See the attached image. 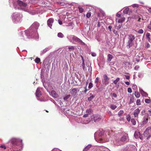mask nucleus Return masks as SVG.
I'll return each instance as SVG.
<instances>
[{"instance_id":"10","label":"nucleus","mask_w":151,"mask_h":151,"mask_svg":"<svg viewBox=\"0 0 151 151\" xmlns=\"http://www.w3.org/2000/svg\"><path fill=\"white\" fill-rule=\"evenodd\" d=\"M149 118H150L149 117L148 114L147 113L145 114V116L144 119H143L142 122V124H145L147 123L148 120Z\"/></svg>"},{"instance_id":"42","label":"nucleus","mask_w":151,"mask_h":151,"mask_svg":"<svg viewBox=\"0 0 151 151\" xmlns=\"http://www.w3.org/2000/svg\"><path fill=\"white\" fill-rule=\"evenodd\" d=\"M136 104L137 105H140L141 104L140 100L138 99L137 100Z\"/></svg>"},{"instance_id":"62","label":"nucleus","mask_w":151,"mask_h":151,"mask_svg":"<svg viewBox=\"0 0 151 151\" xmlns=\"http://www.w3.org/2000/svg\"><path fill=\"white\" fill-rule=\"evenodd\" d=\"M125 83L127 85H130V82L128 81L125 82Z\"/></svg>"},{"instance_id":"44","label":"nucleus","mask_w":151,"mask_h":151,"mask_svg":"<svg viewBox=\"0 0 151 151\" xmlns=\"http://www.w3.org/2000/svg\"><path fill=\"white\" fill-rule=\"evenodd\" d=\"M93 84L92 83H90L89 85H88V88L90 89L91 88L93 87Z\"/></svg>"},{"instance_id":"17","label":"nucleus","mask_w":151,"mask_h":151,"mask_svg":"<svg viewBox=\"0 0 151 151\" xmlns=\"http://www.w3.org/2000/svg\"><path fill=\"white\" fill-rule=\"evenodd\" d=\"M50 94L52 97L54 98H57L58 97V95L56 93V92L54 90H52L51 91Z\"/></svg>"},{"instance_id":"27","label":"nucleus","mask_w":151,"mask_h":151,"mask_svg":"<svg viewBox=\"0 0 151 151\" xmlns=\"http://www.w3.org/2000/svg\"><path fill=\"white\" fill-rule=\"evenodd\" d=\"M110 107L111 109L114 110L117 107V106L115 105L111 104V105Z\"/></svg>"},{"instance_id":"50","label":"nucleus","mask_w":151,"mask_h":151,"mask_svg":"<svg viewBox=\"0 0 151 151\" xmlns=\"http://www.w3.org/2000/svg\"><path fill=\"white\" fill-rule=\"evenodd\" d=\"M91 55L93 57H95L96 55V54L94 52H92L91 53Z\"/></svg>"},{"instance_id":"29","label":"nucleus","mask_w":151,"mask_h":151,"mask_svg":"<svg viewBox=\"0 0 151 151\" xmlns=\"http://www.w3.org/2000/svg\"><path fill=\"white\" fill-rule=\"evenodd\" d=\"M125 18L122 17L121 19L118 20V22L119 23H122L125 20Z\"/></svg>"},{"instance_id":"51","label":"nucleus","mask_w":151,"mask_h":151,"mask_svg":"<svg viewBox=\"0 0 151 151\" xmlns=\"http://www.w3.org/2000/svg\"><path fill=\"white\" fill-rule=\"evenodd\" d=\"M113 133V132L111 130V131L109 132L108 133V134L110 136H111V133L112 134Z\"/></svg>"},{"instance_id":"61","label":"nucleus","mask_w":151,"mask_h":151,"mask_svg":"<svg viewBox=\"0 0 151 151\" xmlns=\"http://www.w3.org/2000/svg\"><path fill=\"white\" fill-rule=\"evenodd\" d=\"M58 22L59 24L60 25H61L62 24V22L61 20H59L58 21Z\"/></svg>"},{"instance_id":"37","label":"nucleus","mask_w":151,"mask_h":151,"mask_svg":"<svg viewBox=\"0 0 151 151\" xmlns=\"http://www.w3.org/2000/svg\"><path fill=\"white\" fill-rule=\"evenodd\" d=\"M124 113V111L123 110H120L119 112H118V115L119 116H120L122 114Z\"/></svg>"},{"instance_id":"58","label":"nucleus","mask_w":151,"mask_h":151,"mask_svg":"<svg viewBox=\"0 0 151 151\" xmlns=\"http://www.w3.org/2000/svg\"><path fill=\"white\" fill-rule=\"evenodd\" d=\"M139 138H140L142 140L143 139V136L142 135L140 134V135H139Z\"/></svg>"},{"instance_id":"6","label":"nucleus","mask_w":151,"mask_h":151,"mask_svg":"<svg viewBox=\"0 0 151 151\" xmlns=\"http://www.w3.org/2000/svg\"><path fill=\"white\" fill-rule=\"evenodd\" d=\"M143 135L147 139L149 140L151 139V127H147Z\"/></svg>"},{"instance_id":"9","label":"nucleus","mask_w":151,"mask_h":151,"mask_svg":"<svg viewBox=\"0 0 151 151\" xmlns=\"http://www.w3.org/2000/svg\"><path fill=\"white\" fill-rule=\"evenodd\" d=\"M109 78L107 76H104V78L102 80L103 84L105 85H107L109 84Z\"/></svg>"},{"instance_id":"26","label":"nucleus","mask_w":151,"mask_h":151,"mask_svg":"<svg viewBox=\"0 0 151 151\" xmlns=\"http://www.w3.org/2000/svg\"><path fill=\"white\" fill-rule=\"evenodd\" d=\"M134 97H130V99L129 102V104H132L133 102L134 101Z\"/></svg>"},{"instance_id":"1","label":"nucleus","mask_w":151,"mask_h":151,"mask_svg":"<svg viewBox=\"0 0 151 151\" xmlns=\"http://www.w3.org/2000/svg\"><path fill=\"white\" fill-rule=\"evenodd\" d=\"M39 26V24L38 22H35L28 29L20 32V38L21 39L24 40L26 36L28 38H38V34L37 30Z\"/></svg>"},{"instance_id":"53","label":"nucleus","mask_w":151,"mask_h":151,"mask_svg":"<svg viewBox=\"0 0 151 151\" xmlns=\"http://www.w3.org/2000/svg\"><path fill=\"white\" fill-rule=\"evenodd\" d=\"M147 10L150 13H151V7H148L147 8Z\"/></svg>"},{"instance_id":"2","label":"nucleus","mask_w":151,"mask_h":151,"mask_svg":"<svg viewBox=\"0 0 151 151\" xmlns=\"http://www.w3.org/2000/svg\"><path fill=\"white\" fill-rule=\"evenodd\" d=\"M22 141L19 138H12L10 139L9 142L11 144V147L14 149L16 148L20 144H22Z\"/></svg>"},{"instance_id":"63","label":"nucleus","mask_w":151,"mask_h":151,"mask_svg":"<svg viewBox=\"0 0 151 151\" xmlns=\"http://www.w3.org/2000/svg\"><path fill=\"white\" fill-rule=\"evenodd\" d=\"M146 47L147 48H148L150 47V45L149 44V43H147L146 44Z\"/></svg>"},{"instance_id":"7","label":"nucleus","mask_w":151,"mask_h":151,"mask_svg":"<svg viewBox=\"0 0 151 151\" xmlns=\"http://www.w3.org/2000/svg\"><path fill=\"white\" fill-rule=\"evenodd\" d=\"M143 55L142 53H139L138 55L136 56L134 59V62H139L140 60L142 61L143 59V58H140V56H141V57Z\"/></svg>"},{"instance_id":"57","label":"nucleus","mask_w":151,"mask_h":151,"mask_svg":"<svg viewBox=\"0 0 151 151\" xmlns=\"http://www.w3.org/2000/svg\"><path fill=\"white\" fill-rule=\"evenodd\" d=\"M90 115V114H88L86 113V114H84L83 116L84 117H88V115Z\"/></svg>"},{"instance_id":"43","label":"nucleus","mask_w":151,"mask_h":151,"mask_svg":"<svg viewBox=\"0 0 151 151\" xmlns=\"http://www.w3.org/2000/svg\"><path fill=\"white\" fill-rule=\"evenodd\" d=\"M145 101L146 103H149L150 102L151 100L148 99H145Z\"/></svg>"},{"instance_id":"3","label":"nucleus","mask_w":151,"mask_h":151,"mask_svg":"<svg viewBox=\"0 0 151 151\" xmlns=\"http://www.w3.org/2000/svg\"><path fill=\"white\" fill-rule=\"evenodd\" d=\"M12 19L15 23L21 22L22 20V15L18 12L13 13L12 15Z\"/></svg>"},{"instance_id":"52","label":"nucleus","mask_w":151,"mask_h":151,"mask_svg":"<svg viewBox=\"0 0 151 151\" xmlns=\"http://www.w3.org/2000/svg\"><path fill=\"white\" fill-rule=\"evenodd\" d=\"M147 27L151 29V21H150V23L149 24V25Z\"/></svg>"},{"instance_id":"46","label":"nucleus","mask_w":151,"mask_h":151,"mask_svg":"<svg viewBox=\"0 0 151 151\" xmlns=\"http://www.w3.org/2000/svg\"><path fill=\"white\" fill-rule=\"evenodd\" d=\"M127 91L129 93H131L132 92V90L130 87H129L128 88Z\"/></svg>"},{"instance_id":"13","label":"nucleus","mask_w":151,"mask_h":151,"mask_svg":"<svg viewBox=\"0 0 151 151\" xmlns=\"http://www.w3.org/2000/svg\"><path fill=\"white\" fill-rule=\"evenodd\" d=\"M17 3L19 5L21 6L26 7L27 5L26 3L20 0L17 1Z\"/></svg>"},{"instance_id":"31","label":"nucleus","mask_w":151,"mask_h":151,"mask_svg":"<svg viewBox=\"0 0 151 151\" xmlns=\"http://www.w3.org/2000/svg\"><path fill=\"white\" fill-rule=\"evenodd\" d=\"M71 96V95H70V94H69V95H68L67 96H65V97H64V98H63V99L64 100V101H67V99H69V98Z\"/></svg>"},{"instance_id":"35","label":"nucleus","mask_w":151,"mask_h":151,"mask_svg":"<svg viewBox=\"0 0 151 151\" xmlns=\"http://www.w3.org/2000/svg\"><path fill=\"white\" fill-rule=\"evenodd\" d=\"M78 9L80 12L82 13L83 12V9L81 6H79Z\"/></svg>"},{"instance_id":"12","label":"nucleus","mask_w":151,"mask_h":151,"mask_svg":"<svg viewBox=\"0 0 151 151\" xmlns=\"http://www.w3.org/2000/svg\"><path fill=\"white\" fill-rule=\"evenodd\" d=\"M140 109L138 108L136 109L134 111L133 114L135 117L138 118L139 114L140 112Z\"/></svg>"},{"instance_id":"56","label":"nucleus","mask_w":151,"mask_h":151,"mask_svg":"<svg viewBox=\"0 0 151 151\" xmlns=\"http://www.w3.org/2000/svg\"><path fill=\"white\" fill-rule=\"evenodd\" d=\"M139 66L138 65L134 67V69L136 70H137L139 69Z\"/></svg>"},{"instance_id":"5","label":"nucleus","mask_w":151,"mask_h":151,"mask_svg":"<svg viewBox=\"0 0 151 151\" xmlns=\"http://www.w3.org/2000/svg\"><path fill=\"white\" fill-rule=\"evenodd\" d=\"M128 36V41L127 42V46L129 48L132 47L133 45V41L135 39V36L132 34L129 35Z\"/></svg>"},{"instance_id":"23","label":"nucleus","mask_w":151,"mask_h":151,"mask_svg":"<svg viewBox=\"0 0 151 151\" xmlns=\"http://www.w3.org/2000/svg\"><path fill=\"white\" fill-rule=\"evenodd\" d=\"M134 95L137 98H139L140 97V94L137 91H134Z\"/></svg>"},{"instance_id":"24","label":"nucleus","mask_w":151,"mask_h":151,"mask_svg":"<svg viewBox=\"0 0 151 151\" xmlns=\"http://www.w3.org/2000/svg\"><path fill=\"white\" fill-rule=\"evenodd\" d=\"M140 133L139 132H135L134 134V137L135 138L137 139L139 138V135H140Z\"/></svg>"},{"instance_id":"47","label":"nucleus","mask_w":151,"mask_h":151,"mask_svg":"<svg viewBox=\"0 0 151 151\" xmlns=\"http://www.w3.org/2000/svg\"><path fill=\"white\" fill-rule=\"evenodd\" d=\"M86 17L88 18H89L90 17H91V14L90 12H88L86 14Z\"/></svg>"},{"instance_id":"64","label":"nucleus","mask_w":151,"mask_h":151,"mask_svg":"<svg viewBox=\"0 0 151 151\" xmlns=\"http://www.w3.org/2000/svg\"><path fill=\"white\" fill-rule=\"evenodd\" d=\"M116 16L118 17H120V16H121V14H120L118 13H117L116 14Z\"/></svg>"},{"instance_id":"49","label":"nucleus","mask_w":151,"mask_h":151,"mask_svg":"<svg viewBox=\"0 0 151 151\" xmlns=\"http://www.w3.org/2000/svg\"><path fill=\"white\" fill-rule=\"evenodd\" d=\"M132 6L133 7H137L138 8L139 7L138 5L137 4H134L132 5Z\"/></svg>"},{"instance_id":"40","label":"nucleus","mask_w":151,"mask_h":151,"mask_svg":"<svg viewBox=\"0 0 151 151\" xmlns=\"http://www.w3.org/2000/svg\"><path fill=\"white\" fill-rule=\"evenodd\" d=\"M40 61V58H37L35 60V61L37 63H39Z\"/></svg>"},{"instance_id":"21","label":"nucleus","mask_w":151,"mask_h":151,"mask_svg":"<svg viewBox=\"0 0 151 151\" xmlns=\"http://www.w3.org/2000/svg\"><path fill=\"white\" fill-rule=\"evenodd\" d=\"M126 66H128L129 69H130L131 68L132 64L130 62H126L125 63Z\"/></svg>"},{"instance_id":"32","label":"nucleus","mask_w":151,"mask_h":151,"mask_svg":"<svg viewBox=\"0 0 151 151\" xmlns=\"http://www.w3.org/2000/svg\"><path fill=\"white\" fill-rule=\"evenodd\" d=\"M120 80V78H117L116 80H114L113 81V83L114 84H117L118 82Z\"/></svg>"},{"instance_id":"39","label":"nucleus","mask_w":151,"mask_h":151,"mask_svg":"<svg viewBox=\"0 0 151 151\" xmlns=\"http://www.w3.org/2000/svg\"><path fill=\"white\" fill-rule=\"evenodd\" d=\"M144 31L143 29H139L137 31V32L140 34H142L143 33Z\"/></svg>"},{"instance_id":"30","label":"nucleus","mask_w":151,"mask_h":151,"mask_svg":"<svg viewBox=\"0 0 151 151\" xmlns=\"http://www.w3.org/2000/svg\"><path fill=\"white\" fill-rule=\"evenodd\" d=\"M131 122H132L133 125H135L136 124V121L134 119H132L131 120Z\"/></svg>"},{"instance_id":"33","label":"nucleus","mask_w":151,"mask_h":151,"mask_svg":"<svg viewBox=\"0 0 151 151\" xmlns=\"http://www.w3.org/2000/svg\"><path fill=\"white\" fill-rule=\"evenodd\" d=\"M58 36L59 37L63 38L64 37V35L62 33L59 32L58 34Z\"/></svg>"},{"instance_id":"36","label":"nucleus","mask_w":151,"mask_h":151,"mask_svg":"<svg viewBox=\"0 0 151 151\" xmlns=\"http://www.w3.org/2000/svg\"><path fill=\"white\" fill-rule=\"evenodd\" d=\"M91 112L92 110L90 109H87L86 110V113L90 115Z\"/></svg>"},{"instance_id":"11","label":"nucleus","mask_w":151,"mask_h":151,"mask_svg":"<svg viewBox=\"0 0 151 151\" xmlns=\"http://www.w3.org/2000/svg\"><path fill=\"white\" fill-rule=\"evenodd\" d=\"M53 18H50L47 21V25L50 28H51L52 23L53 22Z\"/></svg>"},{"instance_id":"15","label":"nucleus","mask_w":151,"mask_h":151,"mask_svg":"<svg viewBox=\"0 0 151 151\" xmlns=\"http://www.w3.org/2000/svg\"><path fill=\"white\" fill-rule=\"evenodd\" d=\"M52 48L51 46H50L46 48L44 50H43L42 51H41L40 53L41 55H42L43 54H45L46 53L47 51H49Z\"/></svg>"},{"instance_id":"20","label":"nucleus","mask_w":151,"mask_h":151,"mask_svg":"<svg viewBox=\"0 0 151 151\" xmlns=\"http://www.w3.org/2000/svg\"><path fill=\"white\" fill-rule=\"evenodd\" d=\"M113 58V56L112 55L110 54H109L107 56V61L109 62L111 61V59Z\"/></svg>"},{"instance_id":"18","label":"nucleus","mask_w":151,"mask_h":151,"mask_svg":"<svg viewBox=\"0 0 151 151\" xmlns=\"http://www.w3.org/2000/svg\"><path fill=\"white\" fill-rule=\"evenodd\" d=\"M70 93L73 96H75L77 93V90L76 88H74L72 89L71 91H70Z\"/></svg>"},{"instance_id":"55","label":"nucleus","mask_w":151,"mask_h":151,"mask_svg":"<svg viewBox=\"0 0 151 151\" xmlns=\"http://www.w3.org/2000/svg\"><path fill=\"white\" fill-rule=\"evenodd\" d=\"M113 96L115 98H116L117 97V95H116L115 93H112Z\"/></svg>"},{"instance_id":"8","label":"nucleus","mask_w":151,"mask_h":151,"mask_svg":"<svg viewBox=\"0 0 151 151\" xmlns=\"http://www.w3.org/2000/svg\"><path fill=\"white\" fill-rule=\"evenodd\" d=\"M129 140V137L127 134H125L120 138V141L121 142H127Z\"/></svg>"},{"instance_id":"60","label":"nucleus","mask_w":151,"mask_h":151,"mask_svg":"<svg viewBox=\"0 0 151 151\" xmlns=\"http://www.w3.org/2000/svg\"><path fill=\"white\" fill-rule=\"evenodd\" d=\"M116 145H121V144L119 142H117L116 143Z\"/></svg>"},{"instance_id":"28","label":"nucleus","mask_w":151,"mask_h":151,"mask_svg":"<svg viewBox=\"0 0 151 151\" xmlns=\"http://www.w3.org/2000/svg\"><path fill=\"white\" fill-rule=\"evenodd\" d=\"M150 35L149 33H147L146 34V37L148 41L150 40Z\"/></svg>"},{"instance_id":"22","label":"nucleus","mask_w":151,"mask_h":151,"mask_svg":"<svg viewBox=\"0 0 151 151\" xmlns=\"http://www.w3.org/2000/svg\"><path fill=\"white\" fill-rule=\"evenodd\" d=\"M91 146L92 145H88L86 146V147H85V148H84L83 150V151H88V150L91 147Z\"/></svg>"},{"instance_id":"41","label":"nucleus","mask_w":151,"mask_h":151,"mask_svg":"<svg viewBox=\"0 0 151 151\" xmlns=\"http://www.w3.org/2000/svg\"><path fill=\"white\" fill-rule=\"evenodd\" d=\"M82 67L83 68L84 70H85L86 69L85 68V64L84 63V61H83L82 63Z\"/></svg>"},{"instance_id":"59","label":"nucleus","mask_w":151,"mask_h":151,"mask_svg":"<svg viewBox=\"0 0 151 151\" xmlns=\"http://www.w3.org/2000/svg\"><path fill=\"white\" fill-rule=\"evenodd\" d=\"M122 24L119 25L118 26V27H117V29H120L122 27Z\"/></svg>"},{"instance_id":"14","label":"nucleus","mask_w":151,"mask_h":151,"mask_svg":"<svg viewBox=\"0 0 151 151\" xmlns=\"http://www.w3.org/2000/svg\"><path fill=\"white\" fill-rule=\"evenodd\" d=\"M93 119L94 122L99 121L101 119V116L99 114H94L93 115Z\"/></svg>"},{"instance_id":"34","label":"nucleus","mask_w":151,"mask_h":151,"mask_svg":"<svg viewBox=\"0 0 151 151\" xmlns=\"http://www.w3.org/2000/svg\"><path fill=\"white\" fill-rule=\"evenodd\" d=\"M94 97L95 96L94 95H92L88 98V100L89 101H91V100H92Z\"/></svg>"},{"instance_id":"54","label":"nucleus","mask_w":151,"mask_h":151,"mask_svg":"<svg viewBox=\"0 0 151 151\" xmlns=\"http://www.w3.org/2000/svg\"><path fill=\"white\" fill-rule=\"evenodd\" d=\"M0 147L2 148H4V149H6V147L5 146V145H1L0 146Z\"/></svg>"},{"instance_id":"16","label":"nucleus","mask_w":151,"mask_h":151,"mask_svg":"<svg viewBox=\"0 0 151 151\" xmlns=\"http://www.w3.org/2000/svg\"><path fill=\"white\" fill-rule=\"evenodd\" d=\"M24 10L25 11L28 12L30 14L32 15H35L37 13V12L36 10L29 11L28 9H24Z\"/></svg>"},{"instance_id":"38","label":"nucleus","mask_w":151,"mask_h":151,"mask_svg":"<svg viewBox=\"0 0 151 151\" xmlns=\"http://www.w3.org/2000/svg\"><path fill=\"white\" fill-rule=\"evenodd\" d=\"M68 48L69 50V51H70L71 50H73L74 49V47L73 46H70L68 47Z\"/></svg>"},{"instance_id":"19","label":"nucleus","mask_w":151,"mask_h":151,"mask_svg":"<svg viewBox=\"0 0 151 151\" xmlns=\"http://www.w3.org/2000/svg\"><path fill=\"white\" fill-rule=\"evenodd\" d=\"M36 95L37 97H40L41 95V93L40 91V89L39 88H37L36 92Z\"/></svg>"},{"instance_id":"45","label":"nucleus","mask_w":151,"mask_h":151,"mask_svg":"<svg viewBox=\"0 0 151 151\" xmlns=\"http://www.w3.org/2000/svg\"><path fill=\"white\" fill-rule=\"evenodd\" d=\"M127 120L128 121V122H129L130 119V115H128L126 117Z\"/></svg>"},{"instance_id":"48","label":"nucleus","mask_w":151,"mask_h":151,"mask_svg":"<svg viewBox=\"0 0 151 151\" xmlns=\"http://www.w3.org/2000/svg\"><path fill=\"white\" fill-rule=\"evenodd\" d=\"M145 111L144 110H142L141 112L140 115L142 116L145 113Z\"/></svg>"},{"instance_id":"25","label":"nucleus","mask_w":151,"mask_h":151,"mask_svg":"<svg viewBox=\"0 0 151 151\" xmlns=\"http://www.w3.org/2000/svg\"><path fill=\"white\" fill-rule=\"evenodd\" d=\"M129 10V9L128 7H127L124 9L123 10V12L124 14H127L128 13V11Z\"/></svg>"},{"instance_id":"4","label":"nucleus","mask_w":151,"mask_h":151,"mask_svg":"<svg viewBox=\"0 0 151 151\" xmlns=\"http://www.w3.org/2000/svg\"><path fill=\"white\" fill-rule=\"evenodd\" d=\"M67 38L70 42H75L81 43L82 45L84 44V43L82 40L75 36L73 35H70L67 36Z\"/></svg>"}]
</instances>
